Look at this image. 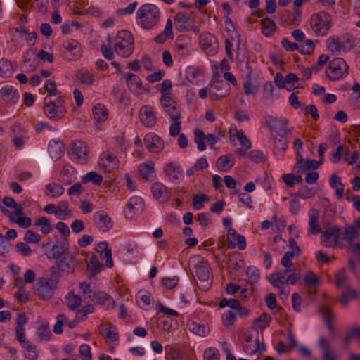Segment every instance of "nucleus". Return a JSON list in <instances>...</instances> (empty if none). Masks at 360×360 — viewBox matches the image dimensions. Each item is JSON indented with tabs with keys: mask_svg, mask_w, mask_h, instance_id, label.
Here are the masks:
<instances>
[{
	"mask_svg": "<svg viewBox=\"0 0 360 360\" xmlns=\"http://www.w3.org/2000/svg\"><path fill=\"white\" fill-rule=\"evenodd\" d=\"M193 276L198 278L197 285L202 291H207L212 284L211 268L205 258L200 255L192 256L188 263Z\"/></svg>",
	"mask_w": 360,
	"mask_h": 360,
	"instance_id": "obj_1",
	"label": "nucleus"
},
{
	"mask_svg": "<svg viewBox=\"0 0 360 360\" xmlns=\"http://www.w3.org/2000/svg\"><path fill=\"white\" fill-rule=\"evenodd\" d=\"M160 17V8L153 4L146 3L138 8L135 18L140 28L150 30L158 27Z\"/></svg>",
	"mask_w": 360,
	"mask_h": 360,
	"instance_id": "obj_2",
	"label": "nucleus"
},
{
	"mask_svg": "<svg viewBox=\"0 0 360 360\" xmlns=\"http://www.w3.org/2000/svg\"><path fill=\"white\" fill-rule=\"evenodd\" d=\"M113 50L122 57H129L134 49V37L131 32L122 30L117 32L112 42Z\"/></svg>",
	"mask_w": 360,
	"mask_h": 360,
	"instance_id": "obj_3",
	"label": "nucleus"
},
{
	"mask_svg": "<svg viewBox=\"0 0 360 360\" xmlns=\"http://www.w3.org/2000/svg\"><path fill=\"white\" fill-rule=\"evenodd\" d=\"M58 283V279L55 275L39 277L34 286V292L41 300H50L56 290Z\"/></svg>",
	"mask_w": 360,
	"mask_h": 360,
	"instance_id": "obj_4",
	"label": "nucleus"
},
{
	"mask_svg": "<svg viewBox=\"0 0 360 360\" xmlns=\"http://www.w3.org/2000/svg\"><path fill=\"white\" fill-rule=\"evenodd\" d=\"M331 16L326 12L319 11L311 17L310 25L317 35L325 36L331 27Z\"/></svg>",
	"mask_w": 360,
	"mask_h": 360,
	"instance_id": "obj_5",
	"label": "nucleus"
},
{
	"mask_svg": "<svg viewBox=\"0 0 360 360\" xmlns=\"http://www.w3.org/2000/svg\"><path fill=\"white\" fill-rule=\"evenodd\" d=\"M349 67L344 59L335 58L330 61L326 73L331 81H337L345 77L348 75Z\"/></svg>",
	"mask_w": 360,
	"mask_h": 360,
	"instance_id": "obj_6",
	"label": "nucleus"
},
{
	"mask_svg": "<svg viewBox=\"0 0 360 360\" xmlns=\"http://www.w3.org/2000/svg\"><path fill=\"white\" fill-rule=\"evenodd\" d=\"M44 111L49 119L58 120L62 118L65 113L63 98L59 96L53 100L47 101L44 107Z\"/></svg>",
	"mask_w": 360,
	"mask_h": 360,
	"instance_id": "obj_7",
	"label": "nucleus"
},
{
	"mask_svg": "<svg viewBox=\"0 0 360 360\" xmlns=\"http://www.w3.org/2000/svg\"><path fill=\"white\" fill-rule=\"evenodd\" d=\"M340 229L336 226L327 227L321 236V243L329 248H342Z\"/></svg>",
	"mask_w": 360,
	"mask_h": 360,
	"instance_id": "obj_8",
	"label": "nucleus"
},
{
	"mask_svg": "<svg viewBox=\"0 0 360 360\" xmlns=\"http://www.w3.org/2000/svg\"><path fill=\"white\" fill-rule=\"evenodd\" d=\"M268 280L274 287L279 290V296L281 299L286 298L288 296L290 289L287 286L286 274L284 270L271 274Z\"/></svg>",
	"mask_w": 360,
	"mask_h": 360,
	"instance_id": "obj_9",
	"label": "nucleus"
},
{
	"mask_svg": "<svg viewBox=\"0 0 360 360\" xmlns=\"http://www.w3.org/2000/svg\"><path fill=\"white\" fill-rule=\"evenodd\" d=\"M290 250L286 252L281 259V264L284 267V272H291L295 270L292 260L300 255V249L294 239L289 241Z\"/></svg>",
	"mask_w": 360,
	"mask_h": 360,
	"instance_id": "obj_10",
	"label": "nucleus"
},
{
	"mask_svg": "<svg viewBox=\"0 0 360 360\" xmlns=\"http://www.w3.org/2000/svg\"><path fill=\"white\" fill-rule=\"evenodd\" d=\"M98 164L101 170L110 173L119 168L120 161L115 155L106 151L100 155Z\"/></svg>",
	"mask_w": 360,
	"mask_h": 360,
	"instance_id": "obj_11",
	"label": "nucleus"
},
{
	"mask_svg": "<svg viewBox=\"0 0 360 360\" xmlns=\"http://www.w3.org/2000/svg\"><path fill=\"white\" fill-rule=\"evenodd\" d=\"M93 224L102 232H107L113 226L110 217L104 210H99L94 213Z\"/></svg>",
	"mask_w": 360,
	"mask_h": 360,
	"instance_id": "obj_12",
	"label": "nucleus"
},
{
	"mask_svg": "<svg viewBox=\"0 0 360 360\" xmlns=\"http://www.w3.org/2000/svg\"><path fill=\"white\" fill-rule=\"evenodd\" d=\"M199 43L201 48L208 56H214L217 52L216 37L210 32H204L200 35Z\"/></svg>",
	"mask_w": 360,
	"mask_h": 360,
	"instance_id": "obj_13",
	"label": "nucleus"
},
{
	"mask_svg": "<svg viewBox=\"0 0 360 360\" xmlns=\"http://www.w3.org/2000/svg\"><path fill=\"white\" fill-rule=\"evenodd\" d=\"M141 123L146 127H153L157 123V114L154 108L146 105L141 107L139 112Z\"/></svg>",
	"mask_w": 360,
	"mask_h": 360,
	"instance_id": "obj_14",
	"label": "nucleus"
},
{
	"mask_svg": "<svg viewBox=\"0 0 360 360\" xmlns=\"http://www.w3.org/2000/svg\"><path fill=\"white\" fill-rule=\"evenodd\" d=\"M0 97L6 105L13 106L18 102L20 95L15 87L6 84L1 88Z\"/></svg>",
	"mask_w": 360,
	"mask_h": 360,
	"instance_id": "obj_15",
	"label": "nucleus"
},
{
	"mask_svg": "<svg viewBox=\"0 0 360 360\" xmlns=\"http://www.w3.org/2000/svg\"><path fill=\"white\" fill-rule=\"evenodd\" d=\"M360 233V218L356 219L352 224L346 225L341 233L342 243L352 244Z\"/></svg>",
	"mask_w": 360,
	"mask_h": 360,
	"instance_id": "obj_16",
	"label": "nucleus"
},
{
	"mask_svg": "<svg viewBox=\"0 0 360 360\" xmlns=\"http://www.w3.org/2000/svg\"><path fill=\"white\" fill-rule=\"evenodd\" d=\"M69 154L72 159L78 162L86 161L88 158V147L82 141H75L70 146Z\"/></svg>",
	"mask_w": 360,
	"mask_h": 360,
	"instance_id": "obj_17",
	"label": "nucleus"
},
{
	"mask_svg": "<svg viewBox=\"0 0 360 360\" xmlns=\"http://www.w3.org/2000/svg\"><path fill=\"white\" fill-rule=\"evenodd\" d=\"M205 141L210 146H212L217 143V139L212 134H208L205 136L202 130L195 129L194 131V141L200 151H204L206 149Z\"/></svg>",
	"mask_w": 360,
	"mask_h": 360,
	"instance_id": "obj_18",
	"label": "nucleus"
},
{
	"mask_svg": "<svg viewBox=\"0 0 360 360\" xmlns=\"http://www.w3.org/2000/svg\"><path fill=\"white\" fill-rule=\"evenodd\" d=\"M227 241L229 248H237L240 250H243L246 248V239L245 238L236 232L233 228H229L227 230Z\"/></svg>",
	"mask_w": 360,
	"mask_h": 360,
	"instance_id": "obj_19",
	"label": "nucleus"
},
{
	"mask_svg": "<svg viewBox=\"0 0 360 360\" xmlns=\"http://www.w3.org/2000/svg\"><path fill=\"white\" fill-rule=\"evenodd\" d=\"M150 191L153 196L160 202L165 203L171 198L172 191L160 182L153 183L151 185Z\"/></svg>",
	"mask_w": 360,
	"mask_h": 360,
	"instance_id": "obj_20",
	"label": "nucleus"
},
{
	"mask_svg": "<svg viewBox=\"0 0 360 360\" xmlns=\"http://www.w3.org/2000/svg\"><path fill=\"white\" fill-rule=\"evenodd\" d=\"M143 142L146 148L151 153H160L164 148L163 140L154 133L146 134Z\"/></svg>",
	"mask_w": 360,
	"mask_h": 360,
	"instance_id": "obj_21",
	"label": "nucleus"
},
{
	"mask_svg": "<svg viewBox=\"0 0 360 360\" xmlns=\"http://www.w3.org/2000/svg\"><path fill=\"white\" fill-rule=\"evenodd\" d=\"M65 49V58L69 60H77L82 54V50L79 43L74 39L65 41L63 44Z\"/></svg>",
	"mask_w": 360,
	"mask_h": 360,
	"instance_id": "obj_22",
	"label": "nucleus"
},
{
	"mask_svg": "<svg viewBox=\"0 0 360 360\" xmlns=\"http://www.w3.org/2000/svg\"><path fill=\"white\" fill-rule=\"evenodd\" d=\"M243 349L248 354H261L265 350V345L258 338L253 340L251 335H247L243 342Z\"/></svg>",
	"mask_w": 360,
	"mask_h": 360,
	"instance_id": "obj_23",
	"label": "nucleus"
},
{
	"mask_svg": "<svg viewBox=\"0 0 360 360\" xmlns=\"http://www.w3.org/2000/svg\"><path fill=\"white\" fill-rule=\"evenodd\" d=\"M98 332L107 343H112L118 340L117 328L110 323H102L98 327Z\"/></svg>",
	"mask_w": 360,
	"mask_h": 360,
	"instance_id": "obj_24",
	"label": "nucleus"
},
{
	"mask_svg": "<svg viewBox=\"0 0 360 360\" xmlns=\"http://www.w3.org/2000/svg\"><path fill=\"white\" fill-rule=\"evenodd\" d=\"M143 206V200L141 197L133 196L126 204L124 215L128 219H132L136 213L141 211Z\"/></svg>",
	"mask_w": 360,
	"mask_h": 360,
	"instance_id": "obj_25",
	"label": "nucleus"
},
{
	"mask_svg": "<svg viewBox=\"0 0 360 360\" xmlns=\"http://www.w3.org/2000/svg\"><path fill=\"white\" fill-rule=\"evenodd\" d=\"M302 9L285 10L281 15V20L286 25L296 27L301 22Z\"/></svg>",
	"mask_w": 360,
	"mask_h": 360,
	"instance_id": "obj_26",
	"label": "nucleus"
},
{
	"mask_svg": "<svg viewBox=\"0 0 360 360\" xmlns=\"http://www.w3.org/2000/svg\"><path fill=\"white\" fill-rule=\"evenodd\" d=\"M129 89L135 94H141L144 88L140 77L132 73H126L124 75Z\"/></svg>",
	"mask_w": 360,
	"mask_h": 360,
	"instance_id": "obj_27",
	"label": "nucleus"
},
{
	"mask_svg": "<svg viewBox=\"0 0 360 360\" xmlns=\"http://www.w3.org/2000/svg\"><path fill=\"white\" fill-rule=\"evenodd\" d=\"M186 79L191 84L200 85L204 82L203 73L200 69L193 66H188L185 71Z\"/></svg>",
	"mask_w": 360,
	"mask_h": 360,
	"instance_id": "obj_28",
	"label": "nucleus"
},
{
	"mask_svg": "<svg viewBox=\"0 0 360 360\" xmlns=\"http://www.w3.org/2000/svg\"><path fill=\"white\" fill-rule=\"evenodd\" d=\"M164 171L169 180L174 183H178L182 179V172L180 166L172 162L165 164Z\"/></svg>",
	"mask_w": 360,
	"mask_h": 360,
	"instance_id": "obj_29",
	"label": "nucleus"
},
{
	"mask_svg": "<svg viewBox=\"0 0 360 360\" xmlns=\"http://www.w3.org/2000/svg\"><path fill=\"white\" fill-rule=\"evenodd\" d=\"M174 51L180 58L188 56L191 52L190 41L185 37H178L175 41Z\"/></svg>",
	"mask_w": 360,
	"mask_h": 360,
	"instance_id": "obj_30",
	"label": "nucleus"
},
{
	"mask_svg": "<svg viewBox=\"0 0 360 360\" xmlns=\"http://www.w3.org/2000/svg\"><path fill=\"white\" fill-rule=\"evenodd\" d=\"M319 212L316 209H311L309 212L308 234L317 235L321 232V226L319 223Z\"/></svg>",
	"mask_w": 360,
	"mask_h": 360,
	"instance_id": "obj_31",
	"label": "nucleus"
},
{
	"mask_svg": "<svg viewBox=\"0 0 360 360\" xmlns=\"http://www.w3.org/2000/svg\"><path fill=\"white\" fill-rule=\"evenodd\" d=\"M96 251L98 252L102 259H105V266L112 268L113 261L112 258L111 250L108 248L106 242H101L96 246Z\"/></svg>",
	"mask_w": 360,
	"mask_h": 360,
	"instance_id": "obj_32",
	"label": "nucleus"
},
{
	"mask_svg": "<svg viewBox=\"0 0 360 360\" xmlns=\"http://www.w3.org/2000/svg\"><path fill=\"white\" fill-rule=\"evenodd\" d=\"M73 214L72 210L70 208V203L68 200H61L57 204L56 217L60 220H65Z\"/></svg>",
	"mask_w": 360,
	"mask_h": 360,
	"instance_id": "obj_33",
	"label": "nucleus"
},
{
	"mask_svg": "<svg viewBox=\"0 0 360 360\" xmlns=\"http://www.w3.org/2000/svg\"><path fill=\"white\" fill-rule=\"evenodd\" d=\"M138 169L139 173L142 179L147 181L153 180L155 174V167L153 162L147 161L144 163L140 164Z\"/></svg>",
	"mask_w": 360,
	"mask_h": 360,
	"instance_id": "obj_34",
	"label": "nucleus"
},
{
	"mask_svg": "<svg viewBox=\"0 0 360 360\" xmlns=\"http://www.w3.org/2000/svg\"><path fill=\"white\" fill-rule=\"evenodd\" d=\"M235 160L231 153L219 157L216 161V167L220 170L228 172L234 165Z\"/></svg>",
	"mask_w": 360,
	"mask_h": 360,
	"instance_id": "obj_35",
	"label": "nucleus"
},
{
	"mask_svg": "<svg viewBox=\"0 0 360 360\" xmlns=\"http://www.w3.org/2000/svg\"><path fill=\"white\" fill-rule=\"evenodd\" d=\"M94 297L96 302L106 309H113L115 307L113 298L105 292H98L94 295Z\"/></svg>",
	"mask_w": 360,
	"mask_h": 360,
	"instance_id": "obj_36",
	"label": "nucleus"
},
{
	"mask_svg": "<svg viewBox=\"0 0 360 360\" xmlns=\"http://www.w3.org/2000/svg\"><path fill=\"white\" fill-rule=\"evenodd\" d=\"M75 169L70 165H65L60 174L59 180L65 185L70 184L75 180Z\"/></svg>",
	"mask_w": 360,
	"mask_h": 360,
	"instance_id": "obj_37",
	"label": "nucleus"
},
{
	"mask_svg": "<svg viewBox=\"0 0 360 360\" xmlns=\"http://www.w3.org/2000/svg\"><path fill=\"white\" fill-rule=\"evenodd\" d=\"M174 34L172 31V21L170 18H168L164 30L158 34L154 38V41L158 44H163L167 39H173Z\"/></svg>",
	"mask_w": 360,
	"mask_h": 360,
	"instance_id": "obj_38",
	"label": "nucleus"
},
{
	"mask_svg": "<svg viewBox=\"0 0 360 360\" xmlns=\"http://www.w3.org/2000/svg\"><path fill=\"white\" fill-rule=\"evenodd\" d=\"M174 25L176 28L181 32L188 31L192 26L189 18L183 13H178L176 15Z\"/></svg>",
	"mask_w": 360,
	"mask_h": 360,
	"instance_id": "obj_39",
	"label": "nucleus"
},
{
	"mask_svg": "<svg viewBox=\"0 0 360 360\" xmlns=\"http://www.w3.org/2000/svg\"><path fill=\"white\" fill-rule=\"evenodd\" d=\"M186 326L190 331L200 336H205L209 331L206 325L201 324L198 320L195 319H189L187 321Z\"/></svg>",
	"mask_w": 360,
	"mask_h": 360,
	"instance_id": "obj_40",
	"label": "nucleus"
},
{
	"mask_svg": "<svg viewBox=\"0 0 360 360\" xmlns=\"http://www.w3.org/2000/svg\"><path fill=\"white\" fill-rule=\"evenodd\" d=\"M236 137L240 141L241 147H245V148H251L252 143L250 139L247 137L243 130H238L236 127L230 129V140L232 141L233 137Z\"/></svg>",
	"mask_w": 360,
	"mask_h": 360,
	"instance_id": "obj_41",
	"label": "nucleus"
},
{
	"mask_svg": "<svg viewBox=\"0 0 360 360\" xmlns=\"http://www.w3.org/2000/svg\"><path fill=\"white\" fill-rule=\"evenodd\" d=\"M84 259L87 265V269L94 274L98 273L101 270L102 265L93 252L86 253Z\"/></svg>",
	"mask_w": 360,
	"mask_h": 360,
	"instance_id": "obj_42",
	"label": "nucleus"
},
{
	"mask_svg": "<svg viewBox=\"0 0 360 360\" xmlns=\"http://www.w3.org/2000/svg\"><path fill=\"white\" fill-rule=\"evenodd\" d=\"M260 25L262 33L265 37H271L275 33L276 25L272 19L264 18L261 20Z\"/></svg>",
	"mask_w": 360,
	"mask_h": 360,
	"instance_id": "obj_43",
	"label": "nucleus"
},
{
	"mask_svg": "<svg viewBox=\"0 0 360 360\" xmlns=\"http://www.w3.org/2000/svg\"><path fill=\"white\" fill-rule=\"evenodd\" d=\"M77 79L84 85H93L96 82V75L88 70L82 69L76 74Z\"/></svg>",
	"mask_w": 360,
	"mask_h": 360,
	"instance_id": "obj_44",
	"label": "nucleus"
},
{
	"mask_svg": "<svg viewBox=\"0 0 360 360\" xmlns=\"http://www.w3.org/2000/svg\"><path fill=\"white\" fill-rule=\"evenodd\" d=\"M65 188L59 184L52 183L46 186L44 194L50 198H58L63 194Z\"/></svg>",
	"mask_w": 360,
	"mask_h": 360,
	"instance_id": "obj_45",
	"label": "nucleus"
},
{
	"mask_svg": "<svg viewBox=\"0 0 360 360\" xmlns=\"http://www.w3.org/2000/svg\"><path fill=\"white\" fill-rule=\"evenodd\" d=\"M92 114L95 120L99 122H105L108 117L107 108L101 103H98L93 107Z\"/></svg>",
	"mask_w": 360,
	"mask_h": 360,
	"instance_id": "obj_46",
	"label": "nucleus"
},
{
	"mask_svg": "<svg viewBox=\"0 0 360 360\" xmlns=\"http://www.w3.org/2000/svg\"><path fill=\"white\" fill-rule=\"evenodd\" d=\"M136 302L143 309H148L152 302L151 294L148 291H139L136 295Z\"/></svg>",
	"mask_w": 360,
	"mask_h": 360,
	"instance_id": "obj_47",
	"label": "nucleus"
},
{
	"mask_svg": "<svg viewBox=\"0 0 360 360\" xmlns=\"http://www.w3.org/2000/svg\"><path fill=\"white\" fill-rule=\"evenodd\" d=\"M34 225L40 228V231L44 235H48L53 230V226L51 224L50 220L45 217H41L36 219Z\"/></svg>",
	"mask_w": 360,
	"mask_h": 360,
	"instance_id": "obj_48",
	"label": "nucleus"
},
{
	"mask_svg": "<svg viewBox=\"0 0 360 360\" xmlns=\"http://www.w3.org/2000/svg\"><path fill=\"white\" fill-rule=\"evenodd\" d=\"M326 46L328 50L334 54L342 52L338 36H331L328 38L326 40Z\"/></svg>",
	"mask_w": 360,
	"mask_h": 360,
	"instance_id": "obj_49",
	"label": "nucleus"
},
{
	"mask_svg": "<svg viewBox=\"0 0 360 360\" xmlns=\"http://www.w3.org/2000/svg\"><path fill=\"white\" fill-rule=\"evenodd\" d=\"M270 321V316L263 313L253 321V328L257 330H263L269 326Z\"/></svg>",
	"mask_w": 360,
	"mask_h": 360,
	"instance_id": "obj_50",
	"label": "nucleus"
},
{
	"mask_svg": "<svg viewBox=\"0 0 360 360\" xmlns=\"http://www.w3.org/2000/svg\"><path fill=\"white\" fill-rule=\"evenodd\" d=\"M340 46L343 52H347L351 50L354 44V39L350 34H345L338 37Z\"/></svg>",
	"mask_w": 360,
	"mask_h": 360,
	"instance_id": "obj_51",
	"label": "nucleus"
},
{
	"mask_svg": "<svg viewBox=\"0 0 360 360\" xmlns=\"http://www.w3.org/2000/svg\"><path fill=\"white\" fill-rule=\"evenodd\" d=\"M13 73L11 63L6 58L0 59V77L8 78Z\"/></svg>",
	"mask_w": 360,
	"mask_h": 360,
	"instance_id": "obj_52",
	"label": "nucleus"
},
{
	"mask_svg": "<svg viewBox=\"0 0 360 360\" xmlns=\"http://www.w3.org/2000/svg\"><path fill=\"white\" fill-rule=\"evenodd\" d=\"M103 176L96 172H90L82 177V182L87 184L92 182L96 186H100L103 182Z\"/></svg>",
	"mask_w": 360,
	"mask_h": 360,
	"instance_id": "obj_53",
	"label": "nucleus"
},
{
	"mask_svg": "<svg viewBox=\"0 0 360 360\" xmlns=\"http://www.w3.org/2000/svg\"><path fill=\"white\" fill-rule=\"evenodd\" d=\"M320 165H321V162H318V161L315 160H304L303 163L300 166H298V169L296 170V172L304 173L310 169L315 170L318 169Z\"/></svg>",
	"mask_w": 360,
	"mask_h": 360,
	"instance_id": "obj_54",
	"label": "nucleus"
},
{
	"mask_svg": "<svg viewBox=\"0 0 360 360\" xmlns=\"http://www.w3.org/2000/svg\"><path fill=\"white\" fill-rule=\"evenodd\" d=\"M275 88L271 82H266L264 86L263 98L264 100L274 101L278 96L274 93Z\"/></svg>",
	"mask_w": 360,
	"mask_h": 360,
	"instance_id": "obj_55",
	"label": "nucleus"
},
{
	"mask_svg": "<svg viewBox=\"0 0 360 360\" xmlns=\"http://www.w3.org/2000/svg\"><path fill=\"white\" fill-rule=\"evenodd\" d=\"M39 92L41 94H44V93L46 92L50 98H51L52 96L56 98L57 96H60L58 95L56 82L51 80L46 81L44 87L39 89Z\"/></svg>",
	"mask_w": 360,
	"mask_h": 360,
	"instance_id": "obj_56",
	"label": "nucleus"
},
{
	"mask_svg": "<svg viewBox=\"0 0 360 360\" xmlns=\"http://www.w3.org/2000/svg\"><path fill=\"white\" fill-rule=\"evenodd\" d=\"M48 150L53 159L54 158L58 160L63 155V151L61 150L60 145L55 141L49 142Z\"/></svg>",
	"mask_w": 360,
	"mask_h": 360,
	"instance_id": "obj_57",
	"label": "nucleus"
},
{
	"mask_svg": "<svg viewBox=\"0 0 360 360\" xmlns=\"http://www.w3.org/2000/svg\"><path fill=\"white\" fill-rule=\"evenodd\" d=\"M357 297V292L354 288L350 287L346 288L344 291L342 292V295L340 298V301L344 307L347 305L348 302L352 300Z\"/></svg>",
	"mask_w": 360,
	"mask_h": 360,
	"instance_id": "obj_58",
	"label": "nucleus"
},
{
	"mask_svg": "<svg viewBox=\"0 0 360 360\" xmlns=\"http://www.w3.org/2000/svg\"><path fill=\"white\" fill-rule=\"evenodd\" d=\"M65 301H66L68 307L70 309L75 310L80 306L82 299H81L80 296L77 295L72 292H69L65 296Z\"/></svg>",
	"mask_w": 360,
	"mask_h": 360,
	"instance_id": "obj_59",
	"label": "nucleus"
},
{
	"mask_svg": "<svg viewBox=\"0 0 360 360\" xmlns=\"http://www.w3.org/2000/svg\"><path fill=\"white\" fill-rule=\"evenodd\" d=\"M12 219L15 221L19 226L22 228H28L32 224V220L30 217H25L20 210L18 214H12Z\"/></svg>",
	"mask_w": 360,
	"mask_h": 360,
	"instance_id": "obj_60",
	"label": "nucleus"
},
{
	"mask_svg": "<svg viewBox=\"0 0 360 360\" xmlns=\"http://www.w3.org/2000/svg\"><path fill=\"white\" fill-rule=\"evenodd\" d=\"M114 146L117 154L119 153H123L126 150L127 143L124 134L121 133L114 138Z\"/></svg>",
	"mask_w": 360,
	"mask_h": 360,
	"instance_id": "obj_61",
	"label": "nucleus"
},
{
	"mask_svg": "<svg viewBox=\"0 0 360 360\" xmlns=\"http://www.w3.org/2000/svg\"><path fill=\"white\" fill-rule=\"evenodd\" d=\"M236 313L232 310L224 312L221 316V321L224 326L231 329L236 321Z\"/></svg>",
	"mask_w": 360,
	"mask_h": 360,
	"instance_id": "obj_62",
	"label": "nucleus"
},
{
	"mask_svg": "<svg viewBox=\"0 0 360 360\" xmlns=\"http://www.w3.org/2000/svg\"><path fill=\"white\" fill-rule=\"evenodd\" d=\"M249 160L256 164L263 163L265 162L266 157L264 153L259 150H252L248 154Z\"/></svg>",
	"mask_w": 360,
	"mask_h": 360,
	"instance_id": "obj_63",
	"label": "nucleus"
},
{
	"mask_svg": "<svg viewBox=\"0 0 360 360\" xmlns=\"http://www.w3.org/2000/svg\"><path fill=\"white\" fill-rule=\"evenodd\" d=\"M352 91L356 95L351 99V105L354 108L360 109V84L357 82L354 83L352 87Z\"/></svg>",
	"mask_w": 360,
	"mask_h": 360,
	"instance_id": "obj_64",
	"label": "nucleus"
}]
</instances>
